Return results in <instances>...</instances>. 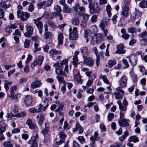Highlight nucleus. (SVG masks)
I'll use <instances>...</instances> for the list:
<instances>
[{"mask_svg": "<svg viewBox=\"0 0 147 147\" xmlns=\"http://www.w3.org/2000/svg\"><path fill=\"white\" fill-rule=\"evenodd\" d=\"M99 78L100 79H102L104 82L106 84H109V81L105 76L100 74L99 76Z\"/></svg>", "mask_w": 147, "mask_h": 147, "instance_id": "37", "label": "nucleus"}, {"mask_svg": "<svg viewBox=\"0 0 147 147\" xmlns=\"http://www.w3.org/2000/svg\"><path fill=\"white\" fill-rule=\"evenodd\" d=\"M32 98L31 96L27 95L25 98L24 103L27 105H30L32 103Z\"/></svg>", "mask_w": 147, "mask_h": 147, "instance_id": "14", "label": "nucleus"}, {"mask_svg": "<svg viewBox=\"0 0 147 147\" xmlns=\"http://www.w3.org/2000/svg\"><path fill=\"white\" fill-rule=\"evenodd\" d=\"M49 53L51 56H53L55 55L61 54V52L60 51H57L55 49H52L50 51Z\"/></svg>", "mask_w": 147, "mask_h": 147, "instance_id": "25", "label": "nucleus"}, {"mask_svg": "<svg viewBox=\"0 0 147 147\" xmlns=\"http://www.w3.org/2000/svg\"><path fill=\"white\" fill-rule=\"evenodd\" d=\"M31 41L28 39H26L24 43V47L25 48H28L30 45Z\"/></svg>", "mask_w": 147, "mask_h": 147, "instance_id": "45", "label": "nucleus"}, {"mask_svg": "<svg viewBox=\"0 0 147 147\" xmlns=\"http://www.w3.org/2000/svg\"><path fill=\"white\" fill-rule=\"evenodd\" d=\"M114 117V114L112 113H109L107 116V119L108 121H111Z\"/></svg>", "mask_w": 147, "mask_h": 147, "instance_id": "57", "label": "nucleus"}, {"mask_svg": "<svg viewBox=\"0 0 147 147\" xmlns=\"http://www.w3.org/2000/svg\"><path fill=\"white\" fill-rule=\"evenodd\" d=\"M78 140L81 144L84 143L85 141V139L83 136H79L77 138Z\"/></svg>", "mask_w": 147, "mask_h": 147, "instance_id": "55", "label": "nucleus"}, {"mask_svg": "<svg viewBox=\"0 0 147 147\" xmlns=\"http://www.w3.org/2000/svg\"><path fill=\"white\" fill-rule=\"evenodd\" d=\"M39 45V44L37 43H34V50L33 52L34 53H36L38 51L41 50V48L40 47H38Z\"/></svg>", "mask_w": 147, "mask_h": 147, "instance_id": "30", "label": "nucleus"}, {"mask_svg": "<svg viewBox=\"0 0 147 147\" xmlns=\"http://www.w3.org/2000/svg\"><path fill=\"white\" fill-rule=\"evenodd\" d=\"M59 138L61 139H64L66 137V135L62 132H61L59 134Z\"/></svg>", "mask_w": 147, "mask_h": 147, "instance_id": "64", "label": "nucleus"}, {"mask_svg": "<svg viewBox=\"0 0 147 147\" xmlns=\"http://www.w3.org/2000/svg\"><path fill=\"white\" fill-rule=\"evenodd\" d=\"M134 59L130 60L129 61L131 62L133 65H135L137 64V60L136 57L134 56Z\"/></svg>", "mask_w": 147, "mask_h": 147, "instance_id": "58", "label": "nucleus"}, {"mask_svg": "<svg viewBox=\"0 0 147 147\" xmlns=\"http://www.w3.org/2000/svg\"><path fill=\"white\" fill-rule=\"evenodd\" d=\"M79 15L82 16L84 20H87L88 19L89 16L86 13L81 14V13L79 12Z\"/></svg>", "mask_w": 147, "mask_h": 147, "instance_id": "50", "label": "nucleus"}, {"mask_svg": "<svg viewBox=\"0 0 147 147\" xmlns=\"http://www.w3.org/2000/svg\"><path fill=\"white\" fill-rule=\"evenodd\" d=\"M29 111L30 112L32 113H39V111L37 109L34 108H32L29 109Z\"/></svg>", "mask_w": 147, "mask_h": 147, "instance_id": "56", "label": "nucleus"}, {"mask_svg": "<svg viewBox=\"0 0 147 147\" xmlns=\"http://www.w3.org/2000/svg\"><path fill=\"white\" fill-rule=\"evenodd\" d=\"M116 64V61L115 60H109L108 63L109 67L111 68Z\"/></svg>", "mask_w": 147, "mask_h": 147, "instance_id": "34", "label": "nucleus"}, {"mask_svg": "<svg viewBox=\"0 0 147 147\" xmlns=\"http://www.w3.org/2000/svg\"><path fill=\"white\" fill-rule=\"evenodd\" d=\"M50 141V137L49 136L47 135L45 136V139L43 141L44 143L45 144H48Z\"/></svg>", "mask_w": 147, "mask_h": 147, "instance_id": "47", "label": "nucleus"}, {"mask_svg": "<svg viewBox=\"0 0 147 147\" xmlns=\"http://www.w3.org/2000/svg\"><path fill=\"white\" fill-rule=\"evenodd\" d=\"M63 11L64 12L68 13L70 11V9L69 8L68 6L67 5L64 6Z\"/></svg>", "mask_w": 147, "mask_h": 147, "instance_id": "60", "label": "nucleus"}, {"mask_svg": "<svg viewBox=\"0 0 147 147\" xmlns=\"http://www.w3.org/2000/svg\"><path fill=\"white\" fill-rule=\"evenodd\" d=\"M111 6L109 4L107 5L106 6V10L107 12L108 16L109 17H110L111 16Z\"/></svg>", "mask_w": 147, "mask_h": 147, "instance_id": "33", "label": "nucleus"}, {"mask_svg": "<svg viewBox=\"0 0 147 147\" xmlns=\"http://www.w3.org/2000/svg\"><path fill=\"white\" fill-rule=\"evenodd\" d=\"M122 61L125 65V66L124 67V69H126L129 67V64L125 59H123L122 60Z\"/></svg>", "mask_w": 147, "mask_h": 147, "instance_id": "62", "label": "nucleus"}, {"mask_svg": "<svg viewBox=\"0 0 147 147\" xmlns=\"http://www.w3.org/2000/svg\"><path fill=\"white\" fill-rule=\"evenodd\" d=\"M41 84V82L38 80L33 81L31 84V86L32 88H37L39 87Z\"/></svg>", "mask_w": 147, "mask_h": 147, "instance_id": "15", "label": "nucleus"}, {"mask_svg": "<svg viewBox=\"0 0 147 147\" xmlns=\"http://www.w3.org/2000/svg\"><path fill=\"white\" fill-rule=\"evenodd\" d=\"M53 66L55 67H57L55 69V73L57 74H61L63 76L67 77L66 74L68 73L69 71L67 59L58 61Z\"/></svg>", "mask_w": 147, "mask_h": 147, "instance_id": "1", "label": "nucleus"}, {"mask_svg": "<svg viewBox=\"0 0 147 147\" xmlns=\"http://www.w3.org/2000/svg\"><path fill=\"white\" fill-rule=\"evenodd\" d=\"M17 13V18L22 21L26 20L30 16V13L23 12L20 10H18Z\"/></svg>", "mask_w": 147, "mask_h": 147, "instance_id": "3", "label": "nucleus"}, {"mask_svg": "<svg viewBox=\"0 0 147 147\" xmlns=\"http://www.w3.org/2000/svg\"><path fill=\"white\" fill-rule=\"evenodd\" d=\"M105 20L103 19L100 21L99 25V27L100 28L103 30V34L105 36H107V35L108 33V30L107 28H105L106 26L107 25V23L106 21H105Z\"/></svg>", "mask_w": 147, "mask_h": 147, "instance_id": "5", "label": "nucleus"}, {"mask_svg": "<svg viewBox=\"0 0 147 147\" xmlns=\"http://www.w3.org/2000/svg\"><path fill=\"white\" fill-rule=\"evenodd\" d=\"M95 34L93 36L91 37V40H90L91 43L92 44L94 45L95 44H97L96 41V38Z\"/></svg>", "mask_w": 147, "mask_h": 147, "instance_id": "52", "label": "nucleus"}, {"mask_svg": "<svg viewBox=\"0 0 147 147\" xmlns=\"http://www.w3.org/2000/svg\"><path fill=\"white\" fill-rule=\"evenodd\" d=\"M126 3L125 6L123 7L122 11H121V15L123 18H125L127 17L129 14V2L127 1H124V2Z\"/></svg>", "mask_w": 147, "mask_h": 147, "instance_id": "6", "label": "nucleus"}, {"mask_svg": "<svg viewBox=\"0 0 147 147\" xmlns=\"http://www.w3.org/2000/svg\"><path fill=\"white\" fill-rule=\"evenodd\" d=\"M115 96V98L116 99H121L124 95V92L118 93L117 92H115L114 93Z\"/></svg>", "mask_w": 147, "mask_h": 147, "instance_id": "23", "label": "nucleus"}, {"mask_svg": "<svg viewBox=\"0 0 147 147\" xmlns=\"http://www.w3.org/2000/svg\"><path fill=\"white\" fill-rule=\"evenodd\" d=\"M90 34V30L87 28L85 29L84 30L83 36L84 38H88V37Z\"/></svg>", "mask_w": 147, "mask_h": 147, "instance_id": "29", "label": "nucleus"}, {"mask_svg": "<svg viewBox=\"0 0 147 147\" xmlns=\"http://www.w3.org/2000/svg\"><path fill=\"white\" fill-rule=\"evenodd\" d=\"M64 103H62L59 104L58 108L56 109L55 111L57 112H59V111H61L63 108L64 107Z\"/></svg>", "mask_w": 147, "mask_h": 147, "instance_id": "49", "label": "nucleus"}, {"mask_svg": "<svg viewBox=\"0 0 147 147\" xmlns=\"http://www.w3.org/2000/svg\"><path fill=\"white\" fill-rule=\"evenodd\" d=\"M63 39V34L62 33H59L57 36V40H58V45H62Z\"/></svg>", "mask_w": 147, "mask_h": 147, "instance_id": "21", "label": "nucleus"}, {"mask_svg": "<svg viewBox=\"0 0 147 147\" xmlns=\"http://www.w3.org/2000/svg\"><path fill=\"white\" fill-rule=\"evenodd\" d=\"M99 135L98 132L95 131L94 132L93 136H92L90 138V140L92 144H94L95 143V140H99L100 138L98 136Z\"/></svg>", "mask_w": 147, "mask_h": 147, "instance_id": "10", "label": "nucleus"}, {"mask_svg": "<svg viewBox=\"0 0 147 147\" xmlns=\"http://www.w3.org/2000/svg\"><path fill=\"white\" fill-rule=\"evenodd\" d=\"M3 145L5 147H13V145L9 141L4 142Z\"/></svg>", "mask_w": 147, "mask_h": 147, "instance_id": "48", "label": "nucleus"}, {"mask_svg": "<svg viewBox=\"0 0 147 147\" xmlns=\"http://www.w3.org/2000/svg\"><path fill=\"white\" fill-rule=\"evenodd\" d=\"M137 29L135 27H130L128 28V33L131 34H134L137 32Z\"/></svg>", "mask_w": 147, "mask_h": 147, "instance_id": "38", "label": "nucleus"}, {"mask_svg": "<svg viewBox=\"0 0 147 147\" xmlns=\"http://www.w3.org/2000/svg\"><path fill=\"white\" fill-rule=\"evenodd\" d=\"M80 23V20L78 18H74L72 20L71 23L75 26L78 25Z\"/></svg>", "mask_w": 147, "mask_h": 147, "instance_id": "39", "label": "nucleus"}, {"mask_svg": "<svg viewBox=\"0 0 147 147\" xmlns=\"http://www.w3.org/2000/svg\"><path fill=\"white\" fill-rule=\"evenodd\" d=\"M87 25V22L86 21L83 20L81 22L80 26L83 28H85Z\"/></svg>", "mask_w": 147, "mask_h": 147, "instance_id": "61", "label": "nucleus"}, {"mask_svg": "<svg viewBox=\"0 0 147 147\" xmlns=\"http://www.w3.org/2000/svg\"><path fill=\"white\" fill-rule=\"evenodd\" d=\"M84 63L89 66H92L94 64L93 60L87 56H84Z\"/></svg>", "mask_w": 147, "mask_h": 147, "instance_id": "9", "label": "nucleus"}, {"mask_svg": "<svg viewBox=\"0 0 147 147\" xmlns=\"http://www.w3.org/2000/svg\"><path fill=\"white\" fill-rule=\"evenodd\" d=\"M117 103L119 106V115L120 119L123 118L125 116V114L127 110V107L128 102L125 98H124L122 103L121 100H119L117 101Z\"/></svg>", "mask_w": 147, "mask_h": 147, "instance_id": "2", "label": "nucleus"}, {"mask_svg": "<svg viewBox=\"0 0 147 147\" xmlns=\"http://www.w3.org/2000/svg\"><path fill=\"white\" fill-rule=\"evenodd\" d=\"M36 118L38 119V124L40 126L43 123V121L44 119V116L42 114L36 116Z\"/></svg>", "mask_w": 147, "mask_h": 147, "instance_id": "19", "label": "nucleus"}, {"mask_svg": "<svg viewBox=\"0 0 147 147\" xmlns=\"http://www.w3.org/2000/svg\"><path fill=\"white\" fill-rule=\"evenodd\" d=\"M46 2L45 1H44L41 2L37 4V6L38 9H40L42 8L43 6L44 5H45Z\"/></svg>", "mask_w": 147, "mask_h": 147, "instance_id": "54", "label": "nucleus"}, {"mask_svg": "<svg viewBox=\"0 0 147 147\" xmlns=\"http://www.w3.org/2000/svg\"><path fill=\"white\" fill-rule=\"evenodd\" d=\"M96 38V43H98L102 40L101 34H95Z\"/></svg>", "mask_w": 147, "mask_h": 147, "instance_id": "32", "label": "nucleus"}, {"mask_svg": "<svg viewBox=\"0 0 147 147\" xmlns=\"http://www.w3.org/2000/svg\"><path fill=\"white\" fill-rule=\"evenodd\" d=\"M46 3L45 4V7H48L50 6L53 3V0H48L46 1Z\"/></svg>", "mask_w": 147, "mask_h": 147, "instance_id": "59", "label": "nucleus"}, {"mask_svg": "<svg viewBox=\"0 0 147 147\" xmlns=\"http://www.w3.org/2000/svg\"><path fill=\"white\" fill-rule=\"evenodd\" d=\"M128 141L130 142H133L135 143L139 141L138 138L136 136H133L130 137Z\"/></svg>", "mask_w": 147, "mask_h": 147, "instance_id": "31", "label": "nucleus"}, {"mask_svg": "<svg viewBox=\"0 0 147 147\" xmlns=\"http://www.w3.org/2000/svg\"><path fill=\"white\" fill-rule=\"evenodd\" d=\"M140 43L141 45L146 46L147 44V37L146 38L141 39L140 41Z\"/></svg>", "mask_w": 147, "mask_h": 147, "instance_id": "36", "label": "nucleus"}, {"mask_svg": "<svg viewBox=\"0 0 147 147\" xmlns=\"http://www.w3.org/2000/svg\"><path fill=\"white\" fill-rule=\"evenodd\" d=\"M128 135L129 133L127 131H125L124 132V135L119 138V140L121 142H123Z\"/></svg>", "mask_w": 147, "mask_h": 147, "instance_id": "28", "label": "nucleus"}, {"mask_svg": "<svg viewBox=\"0 0 147 147\" xmlns=\"http://www.w3.org/2000/svg\"><path fill=\"white\" fill-rule=\"evenodd\" d=\"M80 51L83 55V57L84 56H86L89 52L88 49L86 46H84L82 47L80 49Z\"/></svg>", "mask_w": 147, "mask_h": 147, "instance_id": "20", "label": "nucleus"}, {"mask_svg": "<svg viewBox=\"0 0 147 147\" xmlns=\"http://www.w3.org/2000/svg\"><path fill=\"white\" fill-rule=\"evenodd\" d=\"M26 115V113L24 111L19 113L15 115V117H24Z\"/></svg>", "mask_w": 147, "mask_h": 147, "instance_id": "43", "label": "nucleus"}, {"mask_svg": "<svg viewBox=\"0 0 147 147\" xmlns=\"http://www.w3.org/2000/svg\"><path fill=\"white\" fill-rule=\"evenodd\" d=\"M100 10V8L98 6H97L95 8L94 7L91 9V11H90L92 13H99Z\"/></svg>", "mask_w": 147, "mask_h": 147, "instance_id": "40", "label": "nucleus"}, {"mask_svg": "<svg viewBox=\"0 0 147 147\" xmlns=\"http://www.w3.org/2000/svg\"><path fill=\"white\" fill-rule=\"evenodd\" d=\"M127 81V78L126 76H122L119 80V86L121 88H124L126 86Z\"/></svg>", "mask_w": 147, "mask_h": 147, "instance_id": "8", "label": "nucleus"}, {"mask_svg": "<svg viewBox=\"0 0 147 147\" xmlns=\"http://www.w3.org/2000/svg\"><path fill=\"white\" fill-rule=\"evenodd\" d=\"M42 18V17H40L37 19H34L33 20L38 29L43 28V24L42 22L40 21Z\"/></svg>", "mask_w": 147, "mask_h": 147, "instance_id": "12", "label": "nucleus"}, {"mask_svg": "<svg viewBox=\"0 0 147 147\" xmlns=\"http://www.w3.org/2000/svg\"><path fill=\"white\" fill-rule=\"evenodd\" d=\"M43 16L48 19H51L53 18V15L52 13L45 12L43 15Z\"/></svg>", "mask_w": 147, "mask_h": 147, "instance_id": "35", "label": "nucleus"}, {"mask_svg": "<svg viewBox=\"0 0 147 147\" xmlns=\"http://www.w3.org/2000/svg\"><path fill=\"white\" fill-rule=\"evenodd\" d=\"M118 123L119 125L121 127L127 126L129 125L128 121L125 119L119 120Z\"/></svg>", "mask_w": 147, "mask_h": 147, "instance_id": "16", "label": "nucleus"}, {"mask_svg": "<svg viewBox=\"0 0 147 147\" xmlns=\"http://www.w3.org/2000/svg\"><path fill=\"white\" fill-rule=\"evenodd\" d=\"M147 36V31H144L138 35V36L141 38H144Z\"/></svg>", "mask_w": 147, "mask_h": 147, "instance_id": "51", "label": "nucleus"}, {"mask_svg": "<svg viewBox=\"0 0 147 147\" xmlns=\"http://www.w3.org/2000/svg\"><path fill=\"white\" fill-rule=\"evenodd\" d=\"M74 79L77 82L78 84H82V81L81 79V76L79 73H77L74 75Z\"/></svg>", "mask_w": 147, "mask_h": 147, "instance_id": "17", "label": "nucleus"}, {"mask_svg": "<svg viewBox=\"0 0 147 147\" xmlns=\"http://www.w3.org/2000/svg\"><path fill=\"white\" fill-rule=\"evenodd\" d=\"M93 50L95 51V54L97 58L96 60V63L97 66H98L99 64L100 55L97 51V48L94 47L93 49Z\"/></svg>", "mask_w": 147, "mask_h": 147, "instance_id": "18", "label": "nucleus"}, {"mask_svg": "<svg viewBox=\"0 0 147 147\" xmlns=\"http://www.w3.org/2000/svg\"><path fill=\"white\" fill-rule=\"evenodd\" d=\"M139 6L142 8H147V1L143 0L139 3Z\"/></svg>", "mask_w": 147, "mask_h": 147, "instance_id": "27", "label": "nucleus"}, {"mask_svg": "<svg viewBox=\"0 0 147 147\" xmlns=\"http://www.w3.org/2000/svg\"><path fill=\"white\" fill-rule=\"evenodd\" d=\"M4 84V88L6 91L9 89V86H10L12 84V82H9L7 81H5Z\"/></svg>", "mask_w": 147, "mask_h": 147, "instance_id": "41", "label": "nucleus"}, {"mask_svg": "<svg viewBox=\"0 0 147 147\" xmlns=\"http://www.w3.org/2000/svg\"><path fill=\"white\" fill-rule=\"evenodd\" d=\"M45 36L44 38L45 39H47L51 38L52 36V33L50 32H47L44 33Z\"/></svg>", "mask_w": 147, "mask_h": 147, "instance_id": "42", "label": "nucleus"}, {"mask_svg": "<svg viewBox=\"0 0 147 147\" xmlns=\"http://www.w3.org/2000/svg\"><path fill=\"white\" fill-rule=\"evenodd\" d=\"M38 137L39 136L38 134H34L33 136L31 137V140L28 142V144H31L32 142H36L38 138Z\"/></svg>", "mask_w": 147, "mask_h": 147, "instance_id": "22", "label": "nucleus"}, {"mask_svg": "<svg viewBox=\"0 0 147 147\" xmlns=\"http://www.w3.org/2000/svg\"><path fill=\"white\" fill-rule=\"evenodd\" d=\"M142 14V12H140L139 10L137 9H135V16L133 17L134 19H135L138 17L141 16Z\"/></svg>", "mask_w": 147, "mask_h": 147, "instance_id": "26", "label": "nucleus"}, {"mask_svg": "<svg viewBox=\"0 0 147 147\" xmlns=\"http://www.w3.org/2000/svg\"><path fill=\"white\" fill-rule=\"evenodd\" d=\"M11 6L9 4H7L5 1H2L0 3V8L1 7L4 9H7Z\"/></svg>", "mask_w": 147, "mask_h": 147, "instance_id": "24", "label": "nucleus"}, {"mask_svg": "<svg viewBox=\"0 0 147 147\" xmlns=\"http://www.w3.org/2000/svg\"><path fill=\"white\" fill-rule=\"evenodd\" d=\"M34 5L32 3H30L29 6V7L28 9V10L29 11L31 12L34 9Z\"/></svg>", "mask_w": 147, "mask_h": 147, "instance_id": "63", "label": "nucleus"}, {"mask_svg": "<svg viewBox=\"0 0 147 147\" xmlns=\"http://www.w3.org/2000/svg\"><path fill=\"white\" fill-rule=\"evenodd\" d=\"M117 50L115 52L116 53L119 54H124L125 53L126 51L123 50L124 46L122 44H120L118 45L117 47Z\"/></svg>", "mask_w": 147, "mask_h": 147, "instance_id": "11", "label": "nucleus"}, {"mask_svg": "<svg viewBox=\"0 0 147 147\" xmlns=\"http://www.w3.org/2000/svg\"><path fill=\"white\" fill-rule=\"evenodd\" d=\"M69 31V38L71 40H75L77 38L78 34L77 33V28L76 27H74L72 31L71 28H70Z\"/></svg>", "mask_w": 147, "mask_h": 147, "instance_id": "4", "label": "nucleus"}, {"mask_svg": "<svg viewBox=\"0 0 147 147\" xmlns=\"http://www.w3.org/2000/svg\"><path fill=\"white\" fill-rule=\"evenodd\" d=\"M44 59V57L42 56H39L38 58L34 61L31 65V67L33 68L36 65H38L40 66L42 63V61Z\"/></svg>", "mask_w": 147, "mask_h": 147, "instance_id": "7", "label": "nucleus"}, {"mask_svg": "<svg viewBox=\"0 0 147 147\" xmlns=\"http://www.w3.org/2000/svg\"><path fill=\"white\" fill-rule=\"evenodd\" d=\"M56 77L59 82H61L64 84H65L66 82L64 80L63 77L60 76L59 75H57Z\"/></svg>", "mask_w": 147, "mask_h": 147, "instance_id": "46", "label": "nucleus"}, {"mask_svg": "<svg viewBox=\"0 0 147 147\" xmlns=\"http://www.w3.org/2000/svg\"><path fill=\"white\" fill-rule=\"evenodd\" d=\"M29 128L32 129L34 132H37L38 131V128L37 126L35 124H33L29 126Z\"/></svg>", "mask_w": 147, "mask_h": 147, "instance_id": "44", "label": "nucleus"}, {"mask_svg": "<svg viewBox=\"0 0 147 147\" xmlns=\"http://www.w3.org/2000/svg\"><path fill=\"white\" fill-rule=\"evenodd\" d=\"M73 60L72 63L73 65L75 66H76L77 65L78 61V57L74 56L73 58Z\"/></svg>", "mask_w": 147, "mask_h": 147, "instance_id": "53", "label": "nucleus"}, {"mask_svg": "<svg viewBox=\"0 0 147 147\" xmlns=\"http://www.w3.org/2000/svg\"><path fill=\"white\" fill-rule=\"evenodd\" d=\"M26 29L27 32L24 34V35L25 36L30 37L32 34L33 29L31 26H28L26 27Z\"/></svg>", "mask_w": 147, "mask_h": 147, "instance_id": "13", "label": "nucleus"}]
</instances>
